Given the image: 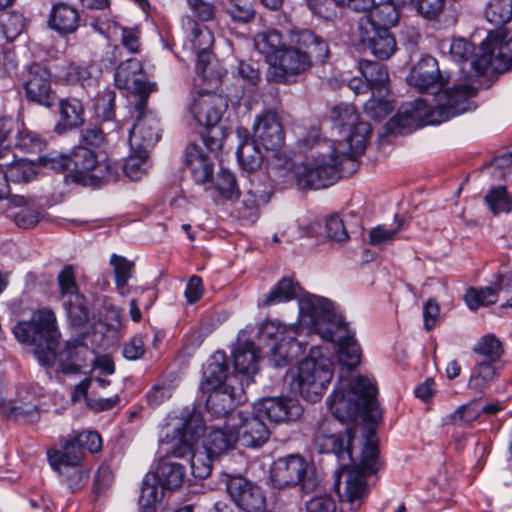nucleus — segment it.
Returning a JSON list of instances; mask_svg holds the SVG:
<instances>
[{
  "mask_svg": "<svg viewBox=\"0 0 512 512\" xmlns=\"http://www.w3.org/2000/svg\"><path fill=\"white\" fill-rule=\"evenodd\" d=\"M484 201L493 215L512 212V198L505 186L491 187L484 197Z\"/></svg>",
  "mask_w": 512,
  "mask_h": 512,
  "instance_id": "a18cd8bd",
  "label": "nucleus"
},
{
  "mask_svg": "<svg viewBox=\"0 0 512 512\" xmlns=\"http://www.w3.org/2000/svg\"><path fill=\"white\" fill-rule=\"evenodd\" d=\"M384 97L385 96L372 95L364 104V111L367 116L374 120H382L393 111V103Z\"/></svg>",
  "mask_w": 512,
  "mask_h": 512,
  "instance_id": "052dcab7",
  "label": "nucleus"
},
{
  "mask_svg": "<svg viewBox=\"0 0 512 512\" xmlns=\"http://www.w3.org/2000/svg\"><path fill=\"white\" fill-rule=\"evenodd\" d=\"M229 364L224 352H215L207 361L203 369V378L200 384L202 393L230 386L225 383L228 377Z\"/></svg>",
  "mask_w": 512,
  "mask_h": 512,
  "instance_id": "5701e85b",
  "label": "nucleus"
},
{
  "mask_svg": "<svg viewBox=\"0 0 512 512\" xmlns=\"http://www.w3.org/2000/svg\"><path fill=\"white\" fill-rule=\"evenodd\" d=\"M229 422L237 428L235 430L238 441L245 447L256 448L264 445L269 437L270 430L261 415L254 411H238L229 414Z\"/></svg>",
  "mask_w": 512,
  "mask_h": 512,
  "instance_id": "4468645a",
  "label": "nucleus"
},
{
  "mask_svg": "<svg viewBox=\"0 0 512 512\" xmlns=\"http://www.w3.org/2000/svg\"><path fill=\"white\" fill-rule=\"evenodd\" d=\"M257 51L263 54L271 65L276 64L277 57L286 48L282 34L276 29H267L254 37Z\"/></svg>",
  "mask_w": 512,
  "mask_h": 512,
  "instance_id": "f704fd0d",
  "label": "nucleus"
},
{
  "mask_svg": "<svg viewBox=\"0 0 512 512\" xmlns=\"http://www.w3.org/2000/svg\"><path fill=\"white\" fill-rule=\"evenodd\" d=\"M260 201H264L261 191L250 189L241 202L242 206L239 208L240 217L254 223L258 219Z\"/></svg>",
  "mask_w": 512,
  "mask_h": 512,
  "instance_id": "bf43d9fd",
  "label": "nucleus"
},
{
  "mask_svg": "<svg viewBox=\"0 0 512 512\" xmlns=\"http://www.w3.org/2000/svg\"><path fill=\"white\" fill-rule=\"evenodd\" d=\"M481 415L480 399H474L467 404L461 405L453 413L444 419L445 424L462 426L473 422Z\"/></svg>",
  "mask_w": 512,
  "mask_h": 512,
  "instance_id": "8fccbe9b",
  "label": "nucleus"
},
{
  "mask_svg": "<svg viewBox=\"0 0 512 512\" xmlns=\"http://www.w3.org/2000/svg\"><path fill=\"white\" fill-rule=\"evenodd\" d=\"M148 99L129 100V113L134 124L129 131L131 151H149L161 138V127L155 113L147 107Z\"/></svg>",
  "mask_w": 512,
  "mask_h": 512,
  "instance_id": "9b49d317",
  "label": "nucleus"
},
{
  "mask_svg": "<svg viewBox=\"0 0 512 512\" xmlns=\"http://www.w3.org/2000/svg\"><path fill=\"white\" fill-rule=\"evenodd\" d=\"M225 12L235 23L246 24L255 18L253 0H228Z\"/></svg>",
  "mask_w": 512,
  "mask_h": 512,
  "instance_id": "603ef678",
  "label": "nucleus"
},
{
  "mask_svg": "<svg viewBox=\"0 0 512 512\" xmlns=\"http://www.w3.org/2000/svg\"><path fill=\"white\" fill-rule=\"evenodd\" d=\"M290 47H286L272 64V77L281 83H292L298 74L306 71L312 60L324 61L329 54L327 42L308 29H293L289 33Z\"/></svg>",
  "mask_w": 512,
  "mask_h": 512,
  "instance_id": "39448f33",
  "label": "nucleus"
},
{
  "mask_svg": "<svg viewBox=\"0 0 512 512\" xmlns=\"http://www.w3.org/2000/svg\"><path fill=\"white\" fill-rule=\"evenodd\" d=\"M213 455L208 451L192 453L190 459L191 472L195 478L205 479L212 471Z\"/></svg>",
  "mask_w": 512,
  "mask_h": 512,
  "instance_id": "e2e57ef3",
  "label": "nucleus"
},
{
  "mask_svg": "<svg viewBox=\"0 0 512 512\" xmlns=\"http://www.w3.org/2000/svg\"><path fill=\"white\" fill-rule=\"evenodd\" d=\"M204 431L205 426L202 416L200 414L193 413L184 420L182 426L176 430V433L181 434L184 438L196 443L203 435Z\"/></svg>",
  "mask_w": 512,
  "mask_h": 512,
  "instance_id": "680f3d73",
  "label": "nucleus"
},
{
  "mask_svg": "<svg viewBox=\"0 0 512 512\" xmlns=\"http://www.w3.org/2000/svg\"><path fill=\"white\" fill-rule=\"evenodd\" d=\"M190 24L193 50L195 52L210 50L214 43L212 32L206 26L199 25L194 21L190 22Z\"/></svg>",
  "mask_w": 512,
  "mask_h": 512,
  "instance_id": "69168bd1",
  "label": "nucleus"
},
{
  "mask_svg": "<svg viewBox=\"0 0 512 512\" xmlns=\"http://www.w3.org/2000/svg\"><path fill=\"white\" fill-rule=\"evenodd\" d=\"M403 227V220H399L395 228L388 229L378 225L369 232V243L372 246L382 247L392 242Z\"/></svg>",
  "mask_w": 512,
  "mask_h": 512,
  "instance_id": "774afa93",
  "label": "nucleus"
},
{
  "mask_svg": "<svg viewBox=\"0 0 512 512\" xmlns=\"http://www.w3.org/2000/svg\"><path fill=\"white\" fill-rule=\"evenodd\" d=\"M480 50L481 54L471 62L473 75L483 76L490 68L501 73L512 66V35L508 31L489 32Z\"/></svg>",
  "mask_w": 512,
  "mask_h": 512,
  "instance_id": "9d476101",
  "label": "nucleus"
},
{
  "mask_svg": "<svg viewBox=\"0 0 512 512\" xmlns=\"http://www.w3.org/2000/svg\"><path fill=\"white\" fill-rule=\"evenodd\" d=\"M345 475V497L353 507H359L361 501L368 496L369 486L367 484V475L358 467L340 469Z\"/></svg>",
  "mask_w": 512,
  "mask_h": 512,
  "instance_id": "c85d7f7f",
  "label": "nucleus"
},
{
  "mask_svg": "<svg viewBox=\"0 0 512 512\" xmlns=\"http://www.w3.org/2000/svg\"><path fill=\"white\" fill-rule=\"evenodd\" d=\"M295 335V328L290 329L271 349L269 362L274 367H285L305 352L306 344L298 340Z\"/></svg>",
  "mask_w": 512,
  "mask_h": 512,
  "instance_id": "b1692460",
  "label": "nucleus"
},
{
  "mask_svg": "<svg viewBox=\"0 0 512 512\" xmlns=\"http://www.w3.org/2000/svg\"><path fill=\"white\" fill-rule=\"evenodd\" d=\"M325 423H322L314 436V447L320 454H333L339 464V469H344L353 464L351 450V436L342 434H326Z\"/></svg>",
  "mask_w": 512,
  "mask_h": 512,
  "instance_id": "6ab92c4d",
  "label": "nucleus"
},
{
  "mask_svg": "<svg viewBox=\"0 0 512 512\" xmlns=\"http://www.w3.org/2000/svg\"><path fill=\"white\" fill-rule=\"evenodd\" d=\"M244 335V332L238 335L236 346L233 349L234 368L237 373L251 377L258 371L260 356L254 342L244 340Z\"/></svg>",
  "mask_w": 512,
  "mask_h": 512,
  "instance_id": "393cba45",
  "label": "nucleus"
},
{
  "mask_svg": "<svg viewBox=\"0 0 512 512\" xmlns=\"http://www.w3.org/2000/svg\"><path fill=\"white\" fill-rule=\"evenodd\" d=\"M481 54L475 53V47L469 41L464 38L454 39L450 45V55L452 59L461 65V70L466 74L467 78H477L478 76L473 75V69L471 62L474 58Z\"/></svg>",
  "mask_w": 512,
  "mask_h": 512,
  "instance_id": "c9c22d12",
  "label": "nucleus"
},
{
  "mask_svg": "<svg viewBox=\"0 0 512 512\" xmlns=\"http://www.w3.org/2000/svg\"><path fill=\"white\" fill-rule=\"evenodd\" d=\"M359 39L364 48L380 60L389 59L396 51V40L389 29L375 28L370 23L359 24Z\"/></svg>",
  "mask_w": 512,
  "mask_h": 512,
  "instance_id": "aec40b11",
  "label": "nucleus"
},
{
  "mask_svg": "<svg viewBox=\"0 0 512 512\" xmlns=\"http://www.w3.org/2000/svg\"><path fill=\"white\" fill-rule=\"evenodd\" d=\"M333 377V362L318 346L298 366L295 382L299 393L311 402L317 401Z\"/></svg>",
  "mask_w": 512,
  "mask_h": 512,
  "instance_id": "6e6552de",
  "label": "nucleus"
},
{
  "mask_svg": "<svg viewBox=\"0 0 512 512\" xmlns=\"http://www.w3.org/2000/svg\"><path fill=\"white\" fill-rule=\"evenodd\" d=\"M365 20L360 23H370L375 28L389 29L398 23L400 13L397 4L394 0L382 1L378 4H373Z\"/></svg>",
  "mask_w": 512,
  "mask_h": 512,
  "instance_id": "473e14b6",
  "label": "nucleus"
},
{
  "mask_svg": "<svg viewBox=\"0 0 512 512\" xmlns=\"http://www.w3.org/2000/svg\"><path fill=\"white\" fill-rule=\"evenodd\" d=\"M299 319L311 332L336 345L338 360L348 371L360 364L362 351L355 339V333L342 315L334 310L330 300L316 295L301 298Z\"/></svg>",
  "mask_w": 512,
  "mask_h": 512,
  "instance_id": "7ed1b4c3",
  "label": "nucleus"
},
{
  "mask_svg": "<svg viewBox=\"0 0 512 512\" xmlns=\"http://www.w3.org/2000/svg\"><path fill=\"white\" fill-rule=\"evenodd\" d=\"M257 142H243L239 143L236 155L240 166L248 171H255L260 167L262 162V154L258 149Z\"/></svg>",
  "mask_w": 512,
  "mask_h": 512,
  "instance_id": "09e8293b",
  "label": "nucleus"
},
{
  "mask_svg": "<svg viewBox=\"0 0 512 512\" xmlns=\"http://www.w3.org/2000/svg\"><path fill=\"white\" fill-rule=\"evenodd\" d=\"M254 411L274 423L296 420L302 413V408L294 400L286 397L264 398L253 405Z\"/></svg>",
  "mask_w": 512,
  "mask_h": 512,
  "instance_id": "412c9836",
  "label": "nucleus"
},
{
  "mask_svg": "<svg viewBox=\"0 0 512 512\" xmlns=\"http://www.w3.org/2000/svg\"><path fill=\"white\" fill-rule=\"evenodd\" d=\"M11 133L16 129L17 133L15 136V146L20 150L28 153H35L41 151L45 146V140L40 137L37 133L23 127L22 124L16 122Z\"/></svg>",
  "mask_w": 512,
  "mask_h": 512,
  "instance_id": "37998d69",
  "label": "nucleus"
},
{
  "mask_svg": "<svg viewBox=\"0 0 512 512\" xmlns=\"http://www.w3.org/2000/svg\"><path fill=\"white\" fill-rule=\"evenodd\" d=\"M110 264L114 269L116 287L125 296L129 292L127 284L134 273V263L123 256L112 254Z\"/></svg>",
  "mask_w": 512,
  "mask_h": 512,
  "instance_id": "de8ad7c7",
  "label": "nucleus"
},
{
  "mask_svg": "<svg viewBox=\"0 0 512 512\" xmlns=\"http://www.w3.org/2000/svg\"><path fill=\"white\" fill-rule=\"evenodd\" d=\"M186 476L185 466L168 461H160L156 473L151 475L152 481H157L162 490L174 491L184 483Z\"/></svg>",
  "mask_w": 512,
  "mask_h": 512,
  "instance_id": "2f4dec72",
  "label": "nucleus"
},
{
  "mask_svg": "<svg viewBox=\"0 0 512 512\" xmlns=\"http://www.w3.org/2000/svg\"><path fill=\"white\" fill-rule=\"evenodd\" d=\"M194 443L195 442L184 438L183 435L176 433V436L173 438L171 444L162 441L160 451L166 455L183 458L192 453V447Z\"/></svg>",
  "mask_w": 512,
  "mask_h": 512,
  "instance_id": "338daca9",
  "label": "nucleus"
},
{
  "mask_svg": "<svg viewBox=\"0 0 512 512\" xmlns=\"http://www.w3.org/2000/svg\"><path fill=\"white\" fill-rule=\"evenodd\" d=\"M59 121L55 125L57 133H65L84 124V106L75 97H66L58 102Z\"/></svg>",
  "mask_w": 512,
  "mask_h": 512,
  "instance_id": "cd10ccee",
  "label": "nucleus"
},
{
  "mask_svg": "<svg viewBox=\"0 0 512 512\" xmlns=\"http://www.w3.org/2000/svg\"><path fill=\"white\" fill-rule=\"evenodd\" d=\"M21 87L29 103L52 108L56 102V92L52 89L51 73L40 64L32 63L24 68L20 75Z\"/></svg>",
  "mask_w": 512,
  "mask_h": 512,
  "instance_id": "f8f14e48",
  "label": "nucleus"
},
{
  "mask_svg": "<svg viewBox=\"0 0 512 512\" xmlns=\"http://www.w3.org/2000/svg\"><path fill=\"white\" fill-rule=\"evenodd\" d=\"M15 156L10 152L2 162H9L4 166V175L6 176V183L12 182H28L35 177V171L31 164L24 160L15 161Z\"/></svg>",
  "mask_w": 512,
  "mask_h": 512,
  "instance_id": "a19ab883",
  "label": "nucleus"
},
{
  "mask_svg": "<svg viewBox=\"0 0 512 512\" xmlns=\"http://www.w3.org/2000/svg\"><path fill=\"white\" fill-rule=\"evenodd\" d=\"M69 172L72 180L82 185H97L111 180V167L100 163L94 151L79 146L70 153Z\"/></svg>",
  "mask_w": 512,
  "mask_h": 512,
  "instance_id": "ddd939ff",
  "label": "nucleus"
},
{
  "mask_svg": "<svg viewBox=\"0 0 512 512\" xmlns=\"http://www.w3.org/2000/svg\"><path fill=\"white\" fill-rule=\"evenodd\" d=\"M270 479L276 488L299 486L304 494L315 491L318 486L314 469L298 454H290L275 460L271 466Z\"/></svg>",
  "mask_w": 512,
  "mask_h": 512,
  "instance_id": "1a4fd4ad",
  "label": "nucleus"
},
{
  "mask_svg": "<svg viewBox=\"0 0 512 512\" xmlns=\"http://www.w3.org/2000/svg\"><path fill=\"white\" fill-rule=\"evenodd\" d=\"M330 118L344 139L333 143L328 154L319 153L310 163L297 167V186L301 190L322 189L336 183L341 177L355 172L356 158L363 154L372 130L361 121L355 105L339 103L332 107Z\"/></svg>",
  "mask_w": 512,
  "mask_h": 512,
  "instance_id": "f257e3e1",
  "label": "nucleus"
},
{
  "mask_svg": "<svg viewBox=\"0 0 512 512\" xmlns=\"http://www.w3.org/2000/svg\"><path fill=\"white\" fill-rule=\"evenodd\" d=\"M185 164L197 184H206L213 179L214 162L200 146L189 144L186 147Z\"/></svg>",
  "mask_w": 512,
  "mask_h": 512,
  "instance_id": "4be33fe9",
  "label": "nucleus"
},
{
  "mask_svg": "<svg viewBox=\"0 0 512 512\" xmlns=\"http://www.w3.org/2000/svg\"><path fill=\"white\" fill-rule=\"evenodd\" d=\"M378 390L375 384L365 376H357L347 390L337 386L327 399V405L341 423L356 419L358 414L363 421L377 425L382 419V409L376 399Z\"/></svg>",
  "mask_w": 512,
  "mask_h": 512,
  "instance_id": "20e7f679",
  "label": "nucleus"
},
{
  "mask_svg": "<svg viewBox=\"0 0 512 512\" xmlns=\"http://www.w3.org/2000/svg\"><path fill=\"white\" fill-rule=\"evenodd\" d=\"M114 80L118 88L135 94L131 100L148 99L155 87V83L143 79L142 63L136 58L121 62L116 69Z\"/></svg>",
  "mask_w": 512,
  "mask_h": 512,
  "instance_id": "dca6fc26",
  "label": "nucleus"
},
{
  "mask_svg": "<svg viewBox=\"0 0 512 512\" xmlns=\"http://www.w3.org/2000/svg\"><path fill=\"white\" fill-rule=\"evenodd\" d=\"M497 300L498 291L496 287L469 288L465 294V302L471 310H476L480 306L493 305Z\"/></svg>",
  "mask_w": 512,
  "mask_h": 512,
  "instance_id": "864d4df0",
  "label": "nucleus"
},
{
  "mask_svg": "<svg viewBox=\"0 0 512 512\" xmlns=\"http://www.w3.org/2000/svg\"><path fill=\"white\" fill-rule=\"evenodd\" d=\"M57 283L62 299L81 293L76 282V275L72 265H65L57 276Z\"/></svg>",
  "mask_w": 512,
  "mask_h": 512,
  "instance_id": "13d9d810",
  "label": "nucleus"
},
{
  "mask_svg": "<svg viewBox=\"0 0 512 512\" xmlns=\"http://www.w3.org/2000/svg\"><path fill=\"white\" fill-rule=\"evenodd\" d=\"M359 70L364 80L368 82L372 95H387L389 75L382 63L361 60L359 62Z\"/></svg>",
  "mask_w": 512,
  "mask_h": 512,
  "instance_id": "7c9ffc66",
  "label": "nucleus"
},
{
  "mask_svg": "<svg viewBox=\"0 0 512 512\" xmlns=\"http://www.w3.org/2000/svg\"><path fill=\"white\" fill-rule=\"evenodd\" d=\"M226 490L232 501L244 512H263L266 499L262 489L242 476H229Z\"/></svg>",
  "mask_w": 512,
  "mask_h": 512,
  "instance_id": "2eb2a0df",
  "label": "nucleus"
},
{
  "mask_svg": "<svg viewBox=\"0 0 512 512\" xmlns=\"http://www.w3.org/2000/svg\"><path fill=\"white\" fill-rule=\"evenodd\" d=\"M80 16L77 9L65 2L55 3L50 11L48 27L61 36L74 33L79 27Z\"/></svg>",
  "mask_w": 512,
  "mask_h": 512,
  "instance_id": "a878e982",
  "label": "nucleus"
},
{
  "mask_svg": "<svg viewBox=\"0 0 512 512\" xmlns=\"http://www.w3.org/2000/svg\"><path fill=\"white\" fill-rule=\"evenodd\" d=\"M498 376L495 364L477 360L471 370L468 387L475 392H483Z\"/></svg>",
  "mask_w": 512,
  "mask_h": 512,
  "instance_id": "e433bc0d",
  "label": "nucleus"
},
{
  "mask_svg": "<svg viewBox=\"0 0 512 512\" xmlns=\"http://www.w3.org/2000/svg\"><path fill=\"white\" fill-rule=\"evenodd\" d=\"M131 155L123 165V171L131 180H139L148 170V152L132 151Z\"/></svg>",
  "mask_w": 512,
  "mask_h": 512,
  "instance_id": "4d7b16f0",
  "label": "nucleus"
},
{
  "mask_svg": "<svg viewBox=\"0 0 512 512\" xmlns=\"http://www.w3.org/2000/svg\"><path fill=\"white\" fill-rule=\"evenodd\" d=\"M206 410L211 416L228 418V412L234 405L237 389L232 386L207 391Z\"/></svg>",
  "mask_w": 512,
  "mask_h": 512,
  "instance_id": "72a5a7b5",
  "label": "nucleus"
},
{
  "mask_svg": "<svg viewBox=\"0 0 512 512\" xmlns=\"http://www.w3.org/2000/svg\"><path fill=\"white\" fill-rule=\"evenodd\" d=\"M215 189L226 200H232L239 196L236 177L226 168H220L216 177Z\"/></svg>",
  "mask_w": 512,
  "mask_h": 512,
  "instance_id": "6e6d98bb",
  "label": "nucleus"
},
{
  "mask_svg": "<svg viewBox=\"0 0 512 512\" xmlns=\"http://www.w3.org/2000/svg\"><path fill=\"white\" fill-rule=\"evenodd\" d=\"M378 445L376 440L375 427H368L366 433V442L362 450L361 465L357 466L365 473L372 475L377 470Z\"/></svg>",
  "mask_w": 512,
  "mask_h": 512,
  "instance_id": "79ce46f5",
  "label": "nucleus"
},
{
  "mask_svg": "<svg viewBox=\"0 0 512 512\" xmlns=\"http://www.w3.org/2000/svg\"><path fill=\"white\" fill-rule=\"evenodd\" d=\"M306 3L313 14L328 21L335 20L341 8L336 0H308Z\"/></svg>",
  "mask_w": 512,
  "mask_h": 512,
  "instance_id": "0e129e2a",
  "label": "nucleus"
},
{
  "mask_svg": "<svg viewBox=\"0 0 512 512\" xmlns=\"http://www.w3.org/2000/svg\"><path fill=\"white\" fill-rule=\"evenodd\" d=\"M484 13L486 20L492 25L504 26L512 20V0H490Z\"/></svg>",
  "mask_w": 512,
  "mask_h": 512,
  "instance_id": "ea45409f",
  "label": "nucleus"
},
{
  "mask_svg": "<svg viewBox=\"0 0 512 512\" xmlns=\"http://www.w3.org/2000/svg\"><path fill=\"white\" fill-rule=\"evenodd\" d=\"M84 452L74 434L63 440L60 450L48 451V460L51 466H60L66 471L67 465H78L82 463Z\"/></svg>",
  "mask_w": 512,
  "mask_h": 512,
  "instance_id": "c756f323",
  "label": "nucleus"
},
{
  "mask_svg": "<svg viewBox=\"0 0 512 512\" xmlns=\"http://www.w3.org/2000/svg\"><path fill=\"white\" fill-rule=\"evenodd\" d=\"M226 107L224 99L215 93H198L189 106L197 124L204 127L201 137L211 152L220 150L230 133L229 127L221 120Z\"/></svg>",
  "mask_w": 512,
  "mask_h": 512,
  "instance_id": "0eeeda50",
  "label": "nucleus"
},
{
  "mask_svg": "<svg viewBox=\"0 0 512 512\" xmlns=\"http://www.w3.org/2000/svg\"><path fill=\"white\" fill-rule=\"evenodd\" d=\"M116 92L110 88L99 91L94 99L93 110L97 119L103 122L115 119Z\"/></svg>",
  "mask_w": 512,
  "mask_h": 512,
  "instance_id": "c03bdc74",
  "label": "nucleus"
},
{
  "mask_svg": "<svg viewBox=\"0 0 512 512\" xmlns=\"http://www.w3.org/2000/svg\"><path fill=\"white\" fill-rule=\"evenodd\" d=\"M12 332L18 342L33 347V354L39 364L52 367L58 361L64 374H78L88 347L83 337L67 341L65 348L56 352L60 336L55 313L49 308L34 311L29 320L18 321Z\"/></svg>",
  "mask_w": 512,
  "mask_h": 512,
  "instance_id": "f03ea898",
  "label": "nucleus"
},
{
  "mask_svg": "<svg viewBox=\"0 0 512 512\" xmlns=\"http://www.w3.org/2000/svg\"><path fill=\"white\" fill-rule=\"evenodd\" d=\"M450 75L439 70L437 60L430 56H423L413 67L408 83L419 92H426L432 88H441L449 83Z\"/></svg>",
  "mask_w": 512,
  "mask_h": 512,
  "instance_id": "f3484780",
  "label": "nucleus"
},
{
  "mask_svg": "<svg viewBox=\"0 0 512 512\" xmlns=\"http://www.w3.org/2000/svg\"><path fill=\"white\" fill-rule=\"evenodd\" d=\"M238 441L229 417L222 428L209 427L204 439V449L213 456H218L234 448Z\"/></svg>",
  "mask_w": 512,
  "mask_h": 512,
  "instance_id": "bb28decb",
  "label": "nucleus"
},
{
  "mask_svg": "<svg viewBox=\"0 0 512 512\" xmlns=\"http://www.w3.org/2000/svg\"><path fill=\"white\" fill-rule=\"evenodd\" d=\"M256 142L267 151H278L284 144V131L275 111L267 110L257 115L254 125Z\"/></svg>",
  "mask_w": 512,
  "mask_h": 512,
  "instance_id": "a211bd4d",
  "label": "nucleus"
},
{
  "mask_svg": "<svg viewBox=\"0 0 512 512\" xmlns=\"http://www.w3.org/2000/svg\"><path fill=\"white\" fill-rule=\"evenodd\" d=\"M63 300V305L70 324L76 327L84 326L89 319V308L85 296L79 293Z\"/></svg>",
  "mask_w": 512,
  "mask_h": 512,
  "instance_id": "58836bf2",
  "label": "nucleus"
},
{
  "mask_svg": "<svg viewBox=\"0 0 512 512\" xmlns=\"http://www.w3.org/2000/svg\"><path fill=\"white\" fill-rule=\"evenodd\" d=\"M152 480L151 475H146L143 480L141 493L139 496V505L143 512H153L155 510L156 503L162 498L163 490H159V484L150 482Z\"/></svg>",
  "mask_w": 512,
  "mask_h": 512,
  "instance_id": "5fc2aeb1",
  "label": "nucleus"
},
{
  "mask_svg": "<svg viewBox=\"0 0 512 512\" xmlns=\"http://www.w3.org/2000/svg\"><path fill=\"white\" fill-rule=\"evenodd\" d=\"M473 352L485 358L483 362L495 364L503 354V347L500 340L493 334L482 336L473 347Z\"/></svg>",
  "mask_w": 512,
  "mask_h": 512,
  "instance_id": "49530a36",
  "label": "nucleus"
},
{
  "mask_svg": "<svg viewBox=\"0 0 512 512\" xmlns=\"http://www.w3.org/2000/svg\"><path fill=\"white\" fill-rule=\"evenodd\" d=\"M62 478L67 487L72 491L81 490L87 483L89 472L82 468L81 464L67 465V470L60 469V466H51Z\"/></svg>",
  "mask_w": 512,
  "mask_h": 512,
  "instance_id": "3c124183",
  "label": "nucleus"
},
{
  "mask_svg": "<svg viewBox=\"0 0 512 512\" xmlns=\"http://www.w3.org/2000/svg\"><path fill=\"white\" fill-rule=\"evenodd\" d=\"M300 286L290 278H282L271 290L265 295L262 301L263 306H272L283 302H288L298 297Z\"/></svg>",
  "mask_w": 512,
  "mask_h": 512,
  "instance_id": "4c0bfd02",
  "label": "nucleus"
},
{
  "mask_svg": "<svg viewBox=\"0 0 512 512\" xmlns=\"http://www.w3.org/2000/svg\"><path fill=\"white\" fill-rule=\"evenodd\" d=\"M476 94L477 89L473 86L460 84L445 90L435 106H430L424 99L419 98L414 101L411 109L402 112L405 115L404 119L400 114L393 116L388 122V129L394 131L403 128L408 118L424 117L427 124L435 125L473 111L476 105L472 98Z\"/></svg>",
  "mask_w": 512,
  "mask_h": 512,
  "instance_id": "423d86ee",
  "label": "nucleus"
}]
</instances>
